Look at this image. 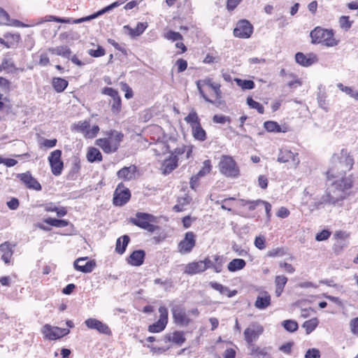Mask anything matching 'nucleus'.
Instances as JSON below:
<instances>
[{
  "label": "nucleus",
  "mask_w": 358,
  "mask_h": 358,
  "mask_svg": "<svg viewBox=\"0 0 358 358\" xmlns=\"http://www.w3.org/2000/svg\"><path fill=\"white\" fill-rule=\"evenodd\" d=\"M354 159L346 149L334 153L331 159V166L327 172L328 179L343 176L353 166Z\"/></svg>",
  "instance_id": "nucleus-1"
},
{
  "label": "nucleus",
  "mask_w": 358,
  "mask_h": 358,
  "mask_svg": "<svg viewBox=\"0 0 358 358\" xmlns=\"http://www.w3.org/2000/svg\"><path fill=\"white\" fill-rule=\"evenodd\" d=\"M338 178V179L332 183V187L334 189L331 190L330 194L323 196L321 201L315 203L317 208L322 203H329L334 205L344 199L345 191L351 188L352 180L350 176L344 178L343 176H340Z\"/></svg>",
  "instance_id": "nucleus-2"
},
{
  "label": "nucleus",
  "mask_w": 358,
  "mask_h": 358,
  "mask_svg": "<svg viewBox=\"0 0 358 358\" xmlns=\"http://www.w3.org/2000/svg\"><path fill=\"white\" fill-rule=\"evenodd\" d=\"M106 135L107 137L97 139L96 145L106 154L116 152L122 141L123 134L116 130H110L106 133Z\"/></svg>",
  "instance_id": "nucleus-3"
},
{
  "label": "nucleus",
  "mask_w": 358,
  "mask_h": 358,
  "mask_svg": "<svg viewBox=\"0 0 358 358\" xmlns=\"http://www.w3.org/2000/svg\"><path fill=\"white\" fill-rule=\"evenodd\" d=\"M312 43H321L327 47H334L338 44V40L334 37L332 29H327L320 27H315L310 34Z\"/></svg>",
  "instance_id": "nucleus-4"
},
{
  "label": "nucleus",
  "mask_w": 358,
  "mask_h": 358,
  "mask_svg": "<svg viewBox=\"0 0 358 358\" xmlns=\"http://www.w3.org/2000/svg\"><path fill=\"white\" fill-rule=\"evenodd\" d=\"M220 172L227 178H236L240 171L234 159L230 156H222L219 163Z\"/></svg>",
  "instance_id": "nucleus-5"
},
{
  "label": "nucleus",
  "mask_w": 358,
  "mask_h": 358,
  "mask_svg": "<svg viewBox=\"0 0 358 358\" xmlns=\"http://www.w3.org/2000/svg\"><path fill=\"white\" fill-rule=\"evenodd\" d=\"M264 327L257 322L251 323L244 331L243 335L246 343L249 347L253 345L255 342L263 333Z\"/></svg>",
  "instance_id": "nucleus-6"
},
{
  "label": "nucleus",
  "mask_w": 358,
  "mask_h": 358,
  "mask_svg": "<svg viewBox=\"0 0 358 358\" xmlns=\"http://www.w3.org/2000/svg\"><path fill=\"white\" fill-rule=\"evenodd\" d=\"M277 161L280 163H289L290 166L296 169L300 163L298 152H292L287 148L280 150Z\"/></svg>",
  "instance_id": "nucleus-7"
},
{
  "label": "nucleus",
  "mask_w": 358,
  "mask_h": 358,
  "mask_svg": "<svg viewBox=\"0 0 358 358\" xmlns=\"http://www.w3.org/2000/svg\"><path fill=\"white\" fill-rule=\"evenodd\" d=\"M76 131L81 133L87 138H94L99 131V127L97 125H93L90 127V122L85 120L78 122L74 126Z\"/></svg>",
  "instance_id": "nucleus-8"
},
{
  "label": "nucleus",
  "mask_w": 358,
  "mask_h": 358,
  "mask_svg": "<svg viewBox=\"0 0 358 358\" xmlns=\"http://www.w3.org/2000/svg\"><path fill=\"white\" fill-rule=\"evenodd\" d=\"M153 221V216L143 213H138L136 217L132 219V222L148 231L152 232L155 231V227L151 224Z\"/></svg>",
  "instance_id": "nucleus-9"
},
{
  "label": "nucleus",
  "mask_w": 358,
  "mask_h": 358,
  "mask_svg": "<svg viewBox=\"0 0 358 358\" xmlns=\"http://www.w3.org/2000/svg\"><path fill=\"white\" fill-rule=\"evenodd\" d=\"M42 332L46 338L49 340H56L69 334L70 331L68 329L45 324L43 327Z\"/></svg>",
  "instance_id": "nucleus-10"
},
{
  "label": "nucleus",
  "mask_w": 358,
  "mask_h": 358,
  "mask_svg": "<svg viewBox=\"0 0 358 358\" xmlns=\"http://www.w3.org/2000/svg\"><path fill=\"white\" fill-rule=\"evenodd\" d=\"M159 318L158 321L148 327V331L151 333H159L163 331L168 322V310L164 306L159 308Z\"/></svg>",
  "instance_id": "nucleus-11"
},
{
  "label": "nucleus",
  "mask_w": 358,
  "mask_h": 358,
  "mask_svg": "<svg viewBox=\"0 0 358 358\" xmlns=\"http://www.w3.org/2000/svg\"><path fill=\"white\" fill-rule=\"evenodd\" d=\"M62 151L55 150L48 157V161L53 175L59 176L63 169V162L61 160Z\"/></svg>",
  "instance_id": "nucleus-12"
},
{
  "label": "nucleus",
  "mask_w": 358,
  "mask_h": 358,
  "mask_svg": "<svg viewBox=\"0 0 358 358\" xmlns=\"http://www.w3.org/2000/svg\"><path fill=\"white\" fill-rule=\"evenodd\" d=\"M253 31L252 24L245 20L239 21L235 29H234V34L236 37L248 38Z\"/></svg>",
  "instance_id": "nucleus-13"
},
{
  "label": "nucleus",
  "mask_w": 358,
  "mask_h": 358,
  "mask_svg": "<svg viewBox=\"0 0 358 358\" xmlns=\"http://www.w3.org/2000/svg\"><path fill=\"white\" fill-rule=\"evenodd\" d=\"M196 239L195 235L192 231L185 234V238L178 244V251L181 254H187L192 251L195 246Z\"/></svg>",
  "instance_id": "nucleus-14"
},
{
  "label": "nucleus",
  "mask_w": 358,
  "mask_h": 358,
  "mask_svg": "<svg viewBox=\"0 0 358 358\" xmlns=\"http://www.w3.org/2000/svg\"><path fill=\"white\" fill-rule=\"evenodd\" d=\"M130 196L129 189L119 185L114 192L113 203L115 206H123L129 200Z\"/></svg>",
  "instance_id": "nucleus-15"
},
{
  "label": "nucleus",
  "mask_w": 358,
  "mask_h": 358,
  "mask_svg": "<svg viewBox=\"0 0 358 358\" xmlns=\"http://www.w3.org/2000/svg\"><path fill=\"white\" fill-rule=\"evenodd\" d=\"M85 324L88 329L96 330L100 334L110 335L112 333L106 324L95 318H88L85 321Z\"/></svg>",
  "instance_id": "nucleus-16"
},
{
  "label": "nucleus",
  "mask_w": 358,
  "mask_h": 358,
  "mask_svg": "<svg viewBox=\"0 0 358 358\" xmlns=\"http://www.w3.org/2000/svg\"><path fill=\"white\" fill-rule=\"evenodd\" d=\"M213 79L210 78H206L203 80H199L196 81V87L199 90L200 95L204 99V100L208 103L215 105L216 106H221V101L219 102H213V100L209 99L208 96L206 94L204 91V87L206 86L209 87L210 88L215 84Z\"/></svg>",
  "instance_id": "nucleus-17"
},
{
  "label": "nucleus",
  "mask_w": 358,
  "mask_h": 358,
  "mask_svg": "<svg viewBox=\"0 0 358 358\" xmlns=\"http://www.w3.org/2000/svg\"><path fill=\"white\" fill-rule=\"evenodd\" d=\"M87 260V257L77 259L73 263L75 269L85 273L92 272L96 266V263L94 260Z\"/></svg>",
  "instance_id": "nucleus-18"
},
{
  "label": "nucleus",
  "mask_w": 358,
  "mask_h": 358,
  "mask_svg": "<svg viewBox=\"0 0 358 358\" xmlns=\"http://www.w3.org/2000/svg\"><path fill=\"white\" fill-rule=\"evenodd\" d=\"M172 313L174 321L177 324L187 325L191 321V318L188 316L187 312L182 307L174 306L172 309Z\"/></svg>",
  "instance_id": "nucleus-19"
},
{
  "label": "nucleus",
  "mask_w": 358,
  "mask_h": 358,
  "mask_svg": "<svg viewBox=\"0 0 358 358\" xmlns=\"http://www.w3.org/2000/svg\"><path fill=\"white\" fill-rule=\"evenodd\" d=\"M295 61L302 66H309L317 62V57L314 53L297 52L295 55Z\"/></svg>",
  "instance_id": "nucleus-20"
},
{
  "label": "nucleus",
  "mask_w": 358,
  "mask_h": 358,
  "mask_svg": "<svg viewBox=\"0 0 358 358\" xmlns=\"http://www.w3.org/2000/svg\"><path fill=\"white\" fill-rule=\"evenodd\" d=\"M17 177L28 188L37 191L41 189V185L40 183L32 177L29 172L19 174Z\"/></svg>",
  "instance_id": "nucleus-21"
},
{
  "label": "nucleus",
  "mask_w": 358,
  "mask_h": 358,
  "mask_svg": "<svg viewBox=\"0 0 358 358\" xmlns=\"http://www.w3.org/2000/svg\"><path fill=\"white\" fill-rule=\"evenodd\" d=\"M271 305V295L267 292H262L257 296L255 306L259 310H264Z\"/></svg>",
  "instance_id": "nucleus-22"
},
{
  "label": "nucleus",
  "mask_w": 358,
  "mask_h": 358,
  "mask_svg": "<svg viewBox=\"0 0 358 358\" xmlns=\"http://www.w3.org/2000/svg\"><path fill=\"white\" fill-rule=\"evenodd\" d=\"M178 158L176 155L173 154L165 159L162 165V171L164 174H169L174 170L178 166Z\"/></svg>",
  "instance_id": "nucleus-23"
},
{
  "label": "nucleus",
  "mask_w": 358,
  "mask_h": 358,
  "mask_svg": "<svg viewBox=\"0 0 358 358\" xmlns=\"http://www.w3.org/2000/svg\"><path fill=\"white\" fill-rule=\"evenodd\" d=\"M145 255L142 250H135L127 258V263L131 266H139L143 263Z\"/></svg>",
  "instance_id": "nucleus-24"
},
{
  "label": "nucleus",
  "mask_w": 358,
  "mask_h": 358,
  "mask_svg": "<svg viewBox=\"0 0 358 358\" xmlns=\"http://www.w3.org/2000/svg\"><path fill=\"white\" fill-rule=\"evenodd\" d=\"M204 266L201 261L189 263L185 266L184 273L192 275L203 272Z\"/></svg>",
  "instance_id": "nucleus-25"
},
{
  "label": "nucleus",
  "mask_w": 358,
  "mask_h": 358,
  "mask_svg": "<svg viewBox=\"0 0 358 358\" xmlns=\"http://www.w3.org/2000/svg\"><path fill=\"white\" fill-rule=\"evenodd\" d=\"M147 27V22H138L135 28H131L129 25H124L123 29L131 37H136L141 35Z\"/></svg>",
  "instance_id": "nucleus-26"
},
{
  "label": "nucleus",
  "mask_w": 358,
  "mask_h": 358,
  "mask_svg": "<svg viewBox=\"0 0 358 358\" xmlns=\"http://www.w3.org/2000/svg\"><path fill=\"white\" fill-rule=\"evenodd\" d=\"M0 255H1V259L6 264L10 262L13 255V247L8 242L0 244Z\"/></svg>",
  "instance_id": "nucleus-27"
},
{
  "label": "nucleus",
  "mask_w": 358,
  "mask_h": 358,
  "mask_svg": "<svg viewBox=\"0 0 358 358\" xmlns=\"http://www.w3.org/2000/svg\"><path fill=\"white\" fill-rule=\"evenodd\" d=\"M136 171V167L135 166H125L117 172V176L119 178L130 180L134 177Z\"/></svg>",
  "instance_id": "nucleus-28"
},
{
  "label": "nucleus",
  "mask_w": 358,
  "mask_h": 358,
  "mask_svg": "<svg viewBox=\"0 0 358 358\" xmlns=\"http://www.w3.org/2000/svg\"><path fill=\"white\" fill-rule=\"evenodd\" d=\"M48 51L54 55L69 58L71 54V49L66 45H61L56 48H50Z\"/></svg>",
  "instance_id": "nucleus-29"
},
{
  "label": "nucleus",
  "mask_w": 358,
  "mask_h": 358,
  "mask_svg": "<svg viewBox=\"0 0 358 358\" xmlns=\"http://www.w3.org/2000/svg\"><path fill=\"white\" fill-rule=\"evenodd\" d=\"M246 265V262L243 259H234L227 265V268L230 272H236L243 269Z\"/></svg>",
  "instance_id": "nucleus-30"
},
{
  "label": "nucleus",
  "mask_w": 358,
  "mask_h": 358,
  "mask_svg": "<svg viewBox=\"0 0 358 358\" xmlns=\"http://www.w3.org/2000/svg\"><path fill=\"white\" fill-rule=\"evenodd\" d=\"M129 242V237L127 235H124L122 237L119 238L116 242L115 251L120 254L122 255L126 250V248Z\"/></svg>",
  "instance_id": "nucleus-31"
},
{
  "label": "nucleus",
  "mask_w": 358,
  "mask_h": 358,
  "mask_svg": "<svg viewBox=\"0 0 358 358\" xmlns=\"http://www.w3.org/2000/svg\"><path fill=\"white\" fill-rule=\"evenodd\" d=\"M193 137L199 141H204L206 139V133L201 127V124L192 128Z\"/></svg>",
  "instance_id": "nucleus-32"
},
{
  "label": "nucleus",
  "mask_w": 358,
  "mask_h": 358,
  "mask_svg": "<svg viewBox=\"0 0 358 358\" xmlns=\"http://www.w3.org/2000/svg\"><path fill=\"white\" fill-rule=\"evenodd\" d=\"M68 81L61 78H54L52 87L57 92H62L68 86Z\"/></svg>",
  "instance_id": "nucleus-33"
},
{
  "label": "nucleus",
  "mask_w": 358,
  "mask_h": 358,
  "mask_svg": "<svg viewBox=\"0 0 358 358\" xmlns=\"http://www.w3.org/2000/svg\"><path fill=\"white\" fill-rule=\"evenodd\" d=\"M166 339L178 345H182L185 341L183 333L181 331H175L172 334L167 335Z\"/></svg>",
  "instance_id": "nucleus-34"
},
{
  "label": "nucleus",
  "mask_w": 358,
  "mask_h": 358,
  "mask_svg": "<svg viewBox=\"0 0 358 358\" xmlns=\"http://www.w3.org/2000/svg\"><path fill=\"white\" fill-rule=\"evenodd\" d=\"M87 160L90 162H94L96 161L100 162L102 159V155L97 148H90L87 151Z\"/></svg>",
  "instance_id": "nucleus-35"
},
{
  "label": "nucleus",
  "mask_w": 358,
  "mask_h": 358,
  "mask_svg": "<svg viewBox=\"0 0 358 358\" xmlns=\"http://www.w3.org/2000/svg\"><path fill=\"white\" fill-rule=\"evenodd\" d=\"M248 348L250 350V354L251 355H255L258 358H266L268 355L266 348H261L258 346H255V345Z\"/></svg>",
  "instance_id": "nucleus-36"
},
{
  "label": "nucleus",
  "mask_w": 358,
  "mask_h": 358,
  "mask_svg": "<svg viewBox=\"0 0 358 358\" xmlns=\"http://www.w3.org/2000/svg\"><path fill=\"white\" fill-rule=\"evenodd\" d=\"M169 145L164 142H157L154 144V147L152 148L155 155L159 156L164 155L169 151Z\"/></svg>",
  "instance_id": "nucleus-37"
},
{
  "label": "nucleus",
  "mask_w": 358,
  "mask_h": 358,
  "mask_svg": "<svg viewBox=\"0 0 358 358\" xmlns=\"http://www.w3.org/2000/svg\"><path fill=\"white\" fill-rule=\"evenodd\" d=\"M264 128L268 131V132H286L287 129H282L281 127L274 121H267L265 122L264 124Z\"/></svg>",
  "instance_id": "nucleus-38"
},
{
  "label": "nucleus",
  "mask_w": 358,
  "mask_h": 358,
  "mask_svg": "<svg viewBox=\"0 0 358 358\" xmlns=\"http://www.w3.org/2000/svg\"><path fill=\"white\" fill-rule=\"evenodd\" d=\"M44 222L50 226L62 228L69 225V221L65 220H57L55 218L48 217L44 220Z\"/></svg>",
  "instance_id": "nucleus-39"
},
{
  "label": "nucleus",
  "mask_w": 358,
  "mask_h": 358,
  "mask_svg": "<svg viewBox=\"0 0 358 358\" xmlns=\"http://www.w3.org/2000/svg\"><path fill=\"white\" fill-rule=\"evenodd\" d=\"M185 121L190 125L191 128L200 124L199 118L194 110H192L189 115L185 117Z\"/></svg>",
  "instance_id": "nucleus-40"
},
{
  "label": "nucleus",
  "mask_w": 358,
  "mask_h": 358,
  "mask_svg": "<svg viewBox=\"0 0 358 358\" xmlns=\"http://www.w3.org/2000/svg\"><path fill=\"white\" fill-rule=\"evenodd\" d=\"M236 84L243 90H252L255 87V83L250 80L234 79Z\"/></svg>",
  "instance_id": "nucleus-41"
},
{
  "label": "nucleus",
  "mask_w": 358,
  "mask_h": 358,
  "mask_svg": "<svg viewBox=\"0 0 358 358\" xmlns=\"http://www.w3.org/2000/svg\"><path fill=\"white\" fill-rule=\"evenodd\" d=\"M317 324L318 321L317 318H313L308 321H306L303 324V327L306 329V334H308L316 328Z\"/></svg>",
  "instance_id": "nucleus-42"
},
{
  "label": "nucleus",
  "mask_w": 358,
  "mask_h": 358,
  "mask_svg": "<svg viewBox=\"0 0 358 358\" xmlns=\"http://www.w3.org/2000/svg\"><path fill=\"white\" fill-rule=\"evenodd\" d=\"M164 38L171 41H182L183 37L179 32L169 31L164 34Z\"/></svg>",
  "instance_id": "nucleus-43"
},
{
  "label": "nucleus",
  "mask_w": 358,
  "mask_h": 358,
  "mask_svg": "<svg viewBox=\"0 0 358 358\" xmlns=\"http://www.w3.org/2000/svg\"><path fill=\"white\" fill-rule=\"evenodd\" d=\"M223 264L224 262L222 257L219 255H215L213 257V269L216 273H220L222 271Z\"/></svg>",
  "instance_id": "nucleus-44"
},
{
  "label": "nucleus",
  "mask_w": 358,
  "mask_h": 358,
  "mask_svg": "<svg viewBox=\"0 0 358 358\" xmlns=\"http://www.w3.org/2000/svg\"><path fill=\"white\" fill-rule=\"evenodd\" d=\"M212 169V165L210 160H205L203 163L202 169L198 172L197 175L201 178L207 175L210 172Z\"/></svg>",
  "instance_id": "nucleus-45"
},
{
  "label": "nucleus",
  "mask_w": 358,
  "mask_h": 358,
  "mask_svg": "<svg viewBox=\"0 0 358 358\" xmlns=\"http://www.w3.org/2000/svg\"><path fill=\"white\" fill-rule=\"evenodd\" d=\"M57 142L56 138L46 139L42 138L38 141V143L41 148H52L56 145Z\"/></svg>",
  "instance_id": "nucleus-46"
},
{
  "label": "nucleus",
  "mask_w": 358,
  "mask_h": 358,
  "mask_svg": "<svg viewBox=\"0 0 358 358\" xmlns=\"http://www.w3.org/2000/svg\"><path fill=\"white\" fill-rule=\"evenodd\" d=\"M283 327L289 332H294L298 329V324L296 322L291 320H285L282 323Z\"/></svg>",
  "instance_id": "nucleus-47"
},
{
  "label": "nucleus",
  "mask_w": 358,
  "mask_h": 358,
  "mask_svg": "<svg viewBox=\"0 0 358 358\" xmlns=\"http://www.w3.org/2000/svg\"><path fill=\"white\" fill-rule=\"evenodd\" d=\"M247 103L250 108L256 109L260 114L264 113V110L263 106L253 100L251 97L247 99Z\"/></svg>",
  "instance_id": "nucleus-48"
},
{
  "label": "nucleus",
  "mask_w": 358,
  "mask_h": 358,
  "mask_svg": "<svg viewBox=\"0 0 358 358\" xmlns=\"http://www.w3.org/2000/svg\"><path fill=\"white\" fill-rule=\"evenodd\" d=\"M221 85L219 83H215L210 89L213 91L215 96V101H213V102H219L221 101V104L223 103V101L221 100L222 98V91L220 90Z\"/></svg>",
  "instance_id": "nucleus-49"
},
{
  "label": "nucleus",
  "mask_w": 358,
  "mask_h": 358,
  "mask_svg": "<svg viewBox=\"0 0 358 358\" xmlns=\"http://www.w3.org/2000/svg\"><path fill=\"white\" fill-rule=\"evenodd\" d=\"M112 99L111 110L114 113H118L121 110V99L117 96Z\"/></svg>",
  "instance_id": "nucleus-50"
},
{
  "label": "nucleus",
  "mask_w": 358,
  "mask_h": 358,
  "mask_svg": "<svg viewBox=\"0 0 358 358\" xmlns=\"http://www.w3.org/2000/svg\"><path fill=\"white\" fill-rule=\"evenodd\" d=\"M352 23V22L349 20L348 16H341L339 19L340 27L345 31L351 27Z\"/></svg>",
  "instance_id": "nucleus-51"
},
{
  "label": "nucleus",
  "mask_w": 358,
  "mask_h": 358,
  "mask_svg": "<svg viewBox=\"0 0 358 358\" xmlns=\"http://www.w3.org/2000/svg\"><path fill=\"white\" fill-rule=\"evenodd\" d=\"M3 70L10 71L14 68V64L12 59L4 57L0 64Z\"/></svg>",
  "instance_id": "nucleus-52"
},
{
  "label": "nucleus",
  "mask_w": 358,
  "mask_h": 358,
  "mask_svg": "<svg viewBox=\"0 0 358 358\" xmlns=\"http://www.w3.org/2000/svg\"><path fill=\"white\" fill-rule=\"evenodd\" d=\"M6 26L15 27H34V24H25L24 22H20L18 20L10 18V21L6 24Z\"/></svg>",
  "instance_id": "nucleus-53"
},
{
  "label": "nucleus",
  "mask_w": 358,
  "mask_h": 358,
  "mask_svg": "<svg viewBox=\"0 0 358 358\" xmlns=\"http://www.w3.org/2000/svg\"><path fill=\"white\" fill-rule=\"evenodd\" d=\"M10 20L9 14L3 8L0 7V24L6 26Z\"/></svg>",
  "instance_id": "nucleus-54"
},
{
  "label": "nucleus",
  "mask_w": 358,
  "mask_h": 358,
  "mask_svg": "<svg viewBox=\"0 0 358 358\" xmlns=\"http://www.w3.org/2000/svg\"><path fill=\"white\" fill-rule=\"evenodd\" d=\"M124 2V1H117L111 3L110 5L105 7L102 10L98 11L97 13H98L99 16H100L101 15H102V14H103L116 7H118L119 6L122 5Z\"/></svg>",
  "instance_id": "nucleus-55"
},
{
  "label": "nucleus",
  "mask_w": 358,
  "mask_h": 358,
  "mask_svg": "<svg viewBox=\"0 0 358 358\" xmlns=\"http://www.w3.org/2000/svg\"><path fill=\"white\" fill-rule=\"evenodd\" d=\"M87 52L90 56L94 57H102L106 54L105 50L101 46H98L96 50L90 49Z\"/></svg>",
  "instance_id": "nucleus-56"
},
{
  "label": "nucleus",
  "mask_w": 358,
  "mask_h": 358,
  "mask_svg": "<svg viewBox=\"0 0 358 358\" xmlns=\"http://www.w3.org/2000/svg\"><path fill=\"white\" fill-rule=\"evenodd\" d=\"M305 358H320V352L316 348L308 349L305 354Z\"/></svg>",
  "instance_id": "nucleus-57"
},
{
  "label": "nucleus",
  "mask_w": 358,
  "mask_h": 358,
  "mask_svg": "<svg viewBox=\"0 0 358 358\" xmlns=\"http://www.w3.org/2000/svg\"><path fill=\"white\" fill-rule=\"evenodd\" d=\"M265 241L266 239L264 236H257L255 240V245L259 250H264L266 248Z\"/></svg>",
  "instance_id": "nucleus-58"
},
{
  "label": "nucleus",
  "mask_w": 358,
  "mask_h": 358,
  "mask_svg": "<svg viewBox=\"0 0 358 358\" xmlns=\"http://www.w3.org/2000/svg\"><path fill=\"white\" fill-rule=\"evenodd\" d=\"M287 282V278L285 275H278L275 279V287L284 288Z\"/></svg>",
  "instance_id": "nucleus-59"
},
{
  "label": "nucleus",
  "mask_w": 358,
  "mask_h": 358,
  "mask_svg": "<svg viewBox=\"0 0 358 358\" xmlns=\"http://www.w3.org/2000/svg\"><path fill=\"white\" fill-rule=\"evenodd\" d=\"M337 87L340 90H341L342 92L348 94L349 96H350L352 98H353V94H355L356 93V91H353L351 87L344 86L342 83H338Z\"/></svg>",
  "instance_id": "nucleus-60"
},
{
  "label": "nucleus",
  "mask_w": 358,
  "mask_h": 358,
  "mask_svg": "<svg viewBox=\"0 0 358 358\" xmlns=\"http://www.w3.org/2000/svg\"><path fill=\"white\" fill-rule=\"evenodd\" d=\"M350 327L351 332L353 334L358 336V317L350 320Z\"/></svg>",
  "instance_id": "nucleus-61"
},
{
  "label": "nucleus",
  "mask_w": 358,
  "mask_h": 358,
  "mask_svg": "<svg viewBox=\"0 0 358 358\" xmlns=\"http://www.w3.org/2000/svg\"><path fill=\"white\" fill-rule=\"evenodd\" d=\"M331 235V232L328 230H323L320 233L317 234L315 236V239L317 241H325L329 238Z\"/></svg>",
  "instance_id": "nucleus-62"
},
{
  "label": "nucleus",
  "mask_w": 358,
  "mask_h": 358,
  "mask_svg": "<svg viewBox=\"0 0 358 358\" xmlns=\"http://www.w3.org/2000/svg\"><path fill=\"white\" fill-rule=\"evenodd\" d=\"M213 121L215 123L224 124L229 122V117L223 115H215L213 117Z\"/></svg>",
  "instance_id": "nucleus-63"
},
{
  "label": "nucleus",
  "mask_w": 358,
  "mask_h": 358,
  "mask_svg": "<svg viewBox=\"0 0 358 358\" xmlns=\"http://www.w3.org/2000/svg\"><path fill=\"white\" fill-rule=\"evenodd\" d=\"M176 65L178 67V71L180 73L186 70L187 67V62L185 59H179L176 61Z\"/></svg>",
  "instance_id": "nucleus-64"
}]
</instances>
